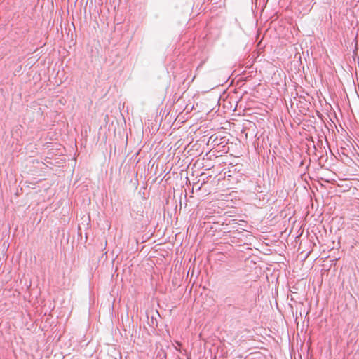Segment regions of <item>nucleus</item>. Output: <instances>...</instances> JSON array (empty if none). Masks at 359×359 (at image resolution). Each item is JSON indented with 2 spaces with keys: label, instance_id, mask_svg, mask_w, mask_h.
Returning <instances> with one entry per match:
<instances>
[{
  "label": "nucleus",
  "instance_id": "nucleus-2",
  "mask_svg": "<svg viewBox=\"0 0 359 359\" xmlns=\"http://www.w3.org/2000/svg\"><path fill=\"white\" fill-rule=\"evenodd\" d=\"M177 345H178V346H180V345H181V344H180V343H179V342H177Z\"/></svg>",
  "mask_w": 359,
  "mask_h": 359
},
{
  "label": "nucleus",
  "instance_id": "nucleus-1",
  "mask_svg": "<svg viewBox=\"0 0 359 359\" xmlns=\"http://www.w3.org/2000/svg\"><path fill=\"white\" fill-rule=\"evenodd\" d=\"M213 142H215V145H219V144H221V142H219L217 141V137H216V138H215V139L213 140ZM224 141L222 142V143H224Z\"/></svg>",
  "mask_w": 359,
  "mask_h": 359
},
{
  "label": "nucleus",
  "instance_id": "nucleus-3",
  "mask_svg": "<svg viewBox=\"0 0 359 359\" xmlns=\"http://www.w3.org/2000/svg\"><path fill=\"white\" fill-rule=\"evenodd\" d=\"M177 359H180L179 356H177Z\"/></svg>",
  "mask_w": 359,
  "mask_h": 359
}]
</instances>
